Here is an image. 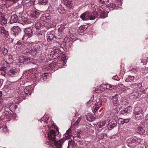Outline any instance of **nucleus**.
I'll use <instances>...</instances> for the list:
<instances>
[{"mask_svg":"<svg viewBox=\"0 0 148 148\" xmlns=\"http://www.w3.org/2000/svg\"><path fill=\"white\" fill-rule=\"evenodd\" d=\"M26 56H21L19 57V61L21 63H22L23 64H26V62L25 61Z\"/></svg>","mask_w":148,"mask_h":148,"instance_id":"obj_22","label":"nucleus"},{"mask_svg":"<svg viewBox=\"0 0 148 148\" xmlns=\"http://www.w3.org/2000/svg\"><path fill=\"white\" fill-rule=\"evenodd\" d=\"M134 80V77L133 76H129L125 80V81L127 82H133Z\"/></svg>","mask_w":148,"mask_h":148,"instance_id":"obj_23","label":"nucleus"},{"mask_svg":"<svg viewBox=\"0 0 148 148\" xmlns=\"http://www.w3.org/2000/svg\"><path fill=\"white\" fill-rule=\"evenodd\" d=\"M89 12L87 11L82 14L80 18L83 21H87L89 20Z\"/></svg>","mask_w":148,"mask_h":148,"instance_id":"obj_11","label":"nucleus"},{"mask_svg":"<svg viewBox=\"0 0 148 148\" xmlns=\"http://www.w3.org/2000/svg\"><path fill=\"white\" fill-rule=\"evenodd\" d=\"M111 100L114 106H117L119 105V96L118 95L116 94L112 96Z\"/></svg>","mask_w":148,"mask_h":148,"instance_id":"obj_6","label":"nucleus"},{"mask_svg":"<svg viewBox=\"0 0 148 148\" xmlns=\"http://www.w3.org/2000/svg\"><path fill=\"white\" fill-rule=\"evenodd\" d=\"M97 111H96V110H95V109H94V111H93V112L94 113H95Z\"/></svg>","mask_w":148,"mask_h":148,"instance_id":"obj_55","label":"nucleus"},{"mask_svg":"<svg viewBox=\"0 0 148 148\" xmlns=\"http://www.w3.org/2000/svg\"><path fill=\"white\" fill-rule=\"evenodd\" d=\"M0 28H4V27H1Z\"/></svg>","mask_w":148,"mask_h":148,"instance_id":"obj_61","label":"nucleus"},{"mask_svg":"<svg viewBox=\"0 0 148 148\" xmlns=\"http://www.w3.org/2000/svg\"><path fill=\"white\" fill-rule=\"evenodd\" d=\"M130 120V118L124 119L125 123H127Z\"/></svg>","mask_w":148,"mask_h":148,"instance_id":"obj_47","label":"nucleus"},{"mask_svg":"<svg viewBox=\"0 0 148 148\" xmlns=\"http://www.w3.org/2000/svg\"><path fill=\"white\" fill-rule=\"evenodd\" d=\"M31 86L32 85H30L25 87L23 90L24 94L22 93V95H20L19 96L21 97L22 99H24L27 95H30L33 90V88H31ZM22 93L23 92H22Z\"/></svg>","mask_w":148,"mask_h":148,"instance_id":"obj_3","label":"nucleus"},{"mask_svg":"<svg viewBox=\"0 0 148 148\" xmlns=\"http://www.w3.org/2000/svg\"><path fill=\"white\" fill-rule=\"evenodd\" d=\"M146 131V128L143 125H140L138 127L137 132L140 134H144Z\"/></svg>","mask_w":148,"mask_h":148,"instance_id":"obj_10","label":"nucleus"},{"mask_svg":"<svg viewBox=\"0 0 148 148\" xmlns=\"http://www.w3.org/2000/svg\"><path fill=\"white\" fill-rule=\"evenodd\" d=\"M2 51L3 54L4 55L6 54L8 52L7 49L5 48H3L2 49Z\"/></svg>","mask_w":148,"mask_h":148,"instance_id":"obj_42","label":"nucleus"},{"mask_svg":"<svg viewBox=\"0 0 148 148\" xmlns=\"http://www.w3.org/2000/svg\"><path fill=\"white\" fill-rule=\"evenodd\" d=\"M3 81H3V79H0V88L2 86V84H3Z\"/></svg>","mask_w":148,"mask_h":148,"instance_id":"obj_46","label":"nucleus"},{"mask_svg":"<svg viewBox=\"0 0 148 148\" xmlns=\"http://www.w3.org/2000/svg\"><path fill=\"white\" fill-rule=\"evenodd\" d=\"M22 44V43L21 42V41L20 40L17 42L16 43V45H21Z\"/></svg>","mask_w":148,"mask_h":148,"instance_id":"obj_49","label":"nucleus"},{"mask_svg":"<svg viewBox=\"0 0 148 148\" xmlns=\"http://www.w3.org/2000/svg\"><path fill=\"white\" fill-rule=\"evenodd\" d=\"M146 101L147 103L148 104V98H147V99H146Z\"/></svg>","mask_w":148,"mask_h":148,"instance_id":"obj_57","label":"nucleus"},{"mask_svg":"<svg viewBox=\"0 0 148 148\" xmlns=\"http://www.w3.org/2000/svg\"><path fill=\"white\" fill-rule=\"evenodd\" d=\"M80 132H77V136L79 138H80Z\"/></svg>","mask_w":148,"mask_h":148,"instance_id":"obj_52","label":"nucleus"},{"mask_svg":"<svg viewBox=\"0 0 148 148\" xmlns=\"http://www.w3.org/2000/svg\"><path fill=\"white\" fill-rule=\"evenodd\" d=\"M107 13L104 11H102L100 14V16L101 18H105L107 17Z\"/></svg>","mask_w":148,"mask_h":148,"instance_id":"obj_34","label":"nucleus"},{"mask_svg":"<svg viewBox=\"0 0 148 148\" xmlns=\"http://www.w3.org/2000/svg\"><path fill=\"white\" fill-rule=\"evenodd\" d=\"M104 86H105V85L104 84H102V85H100V86L98 88V90H103L104 89V88H103ZM98 91V90H97L96 89L95 90H93L95 92L97 93L98 92H97V91Z\"/></svg>","mask_w":148,"mask_h":148,"instance_id":"obj_36","label":"nucleus"},{"mask_svg":"<svg viewBox=\"0 0 148 148\" xmlns=\"http://www.w3.org/2000/svg\"><path fill=\"white\" fill-rule=\"evenodd\" d=\"M39 57L40 58V59L42 60H44L45 59V56H40Z\"/></svg>","mask_w":148,"mask_h":148,"instance_id":"obj_50","label":"nucleus"},{"mask_svg":"<svg viewBox=\"0 0 148 148\" xmlns=\"http://www.w3.org/2000/svg\"><path fill=\"white\" fill-rule=\"evenodd\" d=\"M30 16L34 19L38 18L40 15V13L35 10H32L29 12Z\"/></svg>","mask_w":148,"mask_h":148,"instance_id":"obj_8","label":"nucleus"},{"mask_svg":"<svg viewBox=\"0 0 148 148\" xmlns=\"http://www.w3.org/2000/svg\"><path fill=\"white\" fill-rule=\"evenodd\" d=\"M117 77L116 76H114V77H113V78L114 79H115L116 80H118L117 79Z\"/></svg>","mask_w":148,"mask_h":148,"instance_id":"obj_53","label":"nucleus"},{"mask_svg":"<svg viewBox=\"0 0 148 148\" xmlns=\"http://www.w3.org/2000/svg\"><path fill=\"white\" fill-rule=\"evenodd\" d=\"M20 28H12V31L14 33L15 35H17L18 34L19 31H20Z\"/></svg>","mask_w":148,"mask_h":148,"instance_id":"obj_31","label":"nucleus"},{"mask_svg":"<svg viewBox=\"0 0 148 148\" xmlns=\"http://www.w3.org/2000/svg\"><path fill=\"white\" fill-rule=\"evenodd\" d=\"M22 40H24V37H23V38H22Z\"/></svg>","mask_w":148,"mask_h":148,"instance_id":"obj_58","label":"nucleus"},{"mask_svg":"<svg viewBox=\"0 0 148 148\" xmlns=\"http://www.w3.org/2000/svg\"><path fill=\"white\" fill-rule=\"evenodd\" d=\"M57 133V132L53 130H50L47 134L48 139L51 141H54L56 138V134Z\"/></svg>","mask_w":148,"mask_h":148,"instance_id":"obj_5","label":"nucleus"},{"mask_svg":"<svg viewBox=\"0 0 148 148\" xmlns=\"http://www.w3.org/2000/svg\"><path fill=\"white\" fill-rule=\"evenodd\" d=\"M108 0H104L105 1V2H107L108 1Z\"/></svg>","mask_w":148,"mask_h":148,"instance_id":"obj_59","label":"nucleus"},{"mask_svg":"<svg viewBox=\"0 0 148 148\" xmlns=\"http://www.w3.org/2000/svg\"><path fill=\"white\" fill-rule=\"evenodd\" d=\"M64 4L66 5L68 9H71L73 6L72 2L69 0H64Z\"/></svg>","mask_w":148,"mask_h":148,"instance_id":"obj_13","label":"nucleus"},{"mask_svg":"<svg viewBox=\"0 0 148 148\" xmlns=\"http://www.w3.org/2000/svg\"><path fill=\"white\" fill-rule=\"evenodd\" d=\"M134 111V115L136 119L140 120L144 116V112L140 107H136Z\"/></svg>","mask_w":148,"mask_h":148,"instance_id":"obj_2","label":"nucleus"},{"mask_svg":"<svg viewBox=\"0 0 148 148\" xmlns=\"http://www.w3.org/2000/svg\"><path fill=\"white\" fill-rule=\"evenodd\" d=\"M32 60V58H27L26 56L25 58V61L26 62V64H27L28 62H30V61H31Z\"/></svg>","mask_w":148,"mask_h":148,"instance_id":"obj_41","label":"nucleus"},{"mask_svg":"<svg viewBox=\"0 0 148 148\" xmlns=\"http://www.w3.org/2000/svg\"><path fill=\"white\" fill-rule=\"evenodd\" d=\"M60 53V51L59 49H55L51 51L50 55L52 57H56L58 56Z\"/></svg>","mask_w":148,"mask_h":148,"instance_id":"obj_17","label":"nucleus"},{"mask_svg":"<svg viewBox=\"0 0 148 148\" xmlns=\"http://www.w3.org/2000/svg\"><path fill=\"white\" fill-rule=\"evenodd\" d=\"M139 87H140L139 88L138 90L140 91L139 92L142 91L144 90L143 87L141 84L139 83Z\"/></svg>","mask_w":148,"mask_h":148,"instance_id":"obj_43","label":"nucleus"},{"mask_svg":"<svg viewBox=\"0 0 148 148\" xmlns=\"http://www.w3.org/2000/svg\"><path fill=\"white\" fill-rule=\"evenodd\" d=\"M2 96V92L1 91H0V98Z\"/></svg>","mask_w":148,"mask_h":148,"instance_id":"obj_54","label":"nucleus"},{"mask_svg":"<svg viewBox=\"0 0 148 148\" xmlns=\"http://www.w3.org/2000/svg\"><path fill=\"white\" fill-rule=\"evenodd\" d=\"M106 86V89H111L114 88V86L110 84H106L105 85Z\"/></svg>","mask_w":148,"mask_h":148,"instance_id":"obj_35","label":"nucleus"},{"mask_svg":"<svg viewBox=\"0 0 148 148\" xmlns=\"http://www.w3.org/2000/svg\"><path fill=\"white\" fill-rule=\"evenodd\" d=\"M37 29L36 31V34L39 35H41L42 34V32L39 28H36Z\"/></svg>","mask_w":148,"mask_h":148,"instance_id":"obj_37","label":"nucleus"},{"mask_svg":"<svg viewBox=\"0 0 148 148\" xmlns=\"http://www.w3.org/2000/svg\"><path fill=\"white\" fill-rule=\"evenodd\" d=\"M54 141V145L56 148H62V145L64 141L63 139L60 140H56Z\"/></svg>","mask_w":148,"mask_h":148,"instance_id":"obj_9","label":"nucleus"},{"mask_svg":"<svg viewBox=\"0 0 148 148\" xmlns=\"http://www.w3.org/2000/svg\"><path fill=\"white\" fill-rule=\"evenodd\" d=\"M86 29L84 30L83 28H78L77 32L79 34H80L82 33Z\"/></svg>","mask_w":148,"mask_h":148,"instance_id":"obj_39","label":"nucleus"},{"mask_svg":"<svg viewBox=\"0 0 148 148\" xmlns=\"http://www.w3.org/2000/svg\"><path fill=\"white\" fill-rule=\"evenodd\" d=\"M47 2V0H38L37 1V4L39 5H45Z\"/></svg>","mask_w":148,"mask_h":148,"instance_id":"obj_24","label":"nucleus"},{"mask_svg":"<svg viewBox=\"0 0 148 148\" xmlns=\"http://www.w3.org/2000/svg\"><path fill=\"white\" fill-rule=\"evenodd\" d=\"M92 99H91L90 100L87 102L88 104H90L93 101L92 100Z\"/></svg>","mask_w":148,"mask_h":148,"instance_id":"obj_51","label":"nucleus"},{"mask_svg":"<svg viewBox=\"0 0 148 148\" xmlns=\"http://www.w3.org/2000/svg\"><path fill=\"white\" fill-rule=\"evenodd\" d=\"M104 98L103 97L102 98L101 97L100 98H99V101L97 102V104L96 105L94 109L95 110L97 111L98 110L99 108V107H101L102 105V99Z\"/></svg>","mask_w":148,"mask_h":148,"instance_id":"obj_15","label":"nucleus"},{"mask_svg":"<svg viewBox=\"0 0 148 148\" xmlns=\"http://www.w3.org/2000/svg\"><path fill=\"white\" fill-rule=\"evenodd\" d=\"M25 33L29 37H31L33 35V31L31 28H25Z\"/></svg>","mask_w":148,"mask_h":148,"instance_id":"obj_18","label":"nucleus"},{"mask_svg":"<svg viewBox=\"0 0 148 148\" xmlns=\"http://www.w3.org/2000/svg\"><path fill=\"white\" fill-rule=\"evenodd\" d=\"M97 12H93L90 14L89 13V20H92L95 19L97 16Z\"/></svg>","mask_w":148,"mask_h":148,"instance_id":"obj_21","label":"nucleus"},{"mask_svg":"<svg viewBox=\"0 0 148 148\" xmlns=\"http://www.w3.org/2000/svg\"><path fill=\"white\" fill-rule=\"evenodd\" d=\"M46 122H47V121H46L45 120V122H46Z\"/></svg>","mask_w":148,"mask_h":148,"instance_id":"obj_63","label":"nucleus"},{"mask_svg":"<svg viewBox=\"0 0 148 148\" xmlns=\"http://www.w3.org/2000/svg\"><path fill=\"white\" fill-rule=\"evenodd\" d=\"M76 145L75 142L72 140H70L69 141L68 143V148H69L70 146H71L72 148L74 147Z\"/></svg>","mask_w":148,"mask_h":148,"instance_id":"obj_26","label":"nucleus"},{"mask_svg":"<svg viewBox=\"0 0 148 148\" xmlns=\"http://www.w3.org/2000/svg\"><path fill=\"white\" fill-rule=\"evenodd\" d=\"M0 34H3L5 35H8V32L6 30L5 28H1L0 29Z\"/></svg>","mask_w":148,"mask_h":148,"instance_id":"obj_30","label":"nucleus"},{"mask_svg":"<svg viewBox=\"0 0 148 148\" xmlns=\"http://www.w3.org/2000/svg\"><path fill=\"white\" fill-rule=\"evenodd\" d=\"M0 29H1V28H0Z\"/></svg>","mask_w":148,"mask_h":148,"instance_id":"obj_64","label":"nucleus"},{"mask_svg":"<svg viewBox=\"0 0 148 148\" xmlns=\"http://www.w3.org/2000/svg\"><path fill=\"white\" fill-rule=\"evenodd\" d=\"M87 120L89 121H92L94 120L95 118L93 115H87L86 116Z\"/></svg>","mask_w":148,"mask_h":148,"instance_id":"obj_28","label":"nucleus"},{"mask_svg":"<svg viewBox=\"0 0 148 148\" xmlns=\"http://www.w3.org/2000/svg\"><path fill=\"white\" fill-rule=\"evenodd\" d=\"M81 121L80 118H79L75 122V125H78L80 121Z\"/></svg>","mask_w":148,"mask_h":148,"instance_id":"obj_44","label":"nucleus"},{"mask_svg":"<svg viewBox=\"0 0 148 148\" xmlns=\"http://www.w3.org/2000/svg\"><path fill=\"white\" fill-rule=\"evenodd\" d=\"M133 86V84H132L130 86H128L127 87H126V88H127V89L134 90V88Z\"/></svg>","mask_w":148,"mask_h":148,"instance_id":"obj_40","label":"nucleus"},{"mask_svg":"<svg viewBox=\"0 0 148 148\" xmlns=\"http://www.w3.org/2000/svg\"><path fill=\"white\" fill-rule=\"evenodd\" d=\"M0 21H1V24H5L7 23V19H5L4 18H2V20Z\"/></svg>","mask_w":148,"mask_h":148,"instance_id":"obj_38","label":"nucleus"},{"mask_svg":"<svg viewBox=\"0 0 148 148\" xmlns=\"http://www.w3.org/2000/svg\"><path fill=\"white\" fill-rule=\"evenodd\" d=\"M133 84V86L134 90H137V91H138V90L139 88L140 87H139V84L135 83Z\"/></svg>","mask_w":148,"mask_h":148,"instance_id":"obj_33","label":"nucleus"},{"mask_svg":"<svg viewBox=\"0 0 148 148\" xmlns=\"http://www.w3.org/2000/svg\"><path fill=\"white\" fill-rule=\"evenodd\" d=\"M132 108L131 106H128L127 107L125 108L124 110L121 111L122 114H124L125 113H130L132 112Z\"/></svg>","mask_w":148,"mask_h":148,"instance_id":"obj_16","label":"nucleus"},{"mask_svg":"<svg viewBox=\"0 0 148 148\" xmlns=\"http://www.w3.org/2000/svg\"><path fill=\"white\" fill-rule=\"evenodd\" d=\"M19 21H20L21 24L23 25V24H26V22L27 21V18H23V17H19Z\"/></svg>","mask_w":148,"mask_h":148,"instance_id":"obj_27","label":"nucleus"},{"mask_svg":"<svg viewBox=\"0 0 148 148\" xmlns=\"http://www.w3.org/2000/svg\"><path fill=\"white\" fill-rule=\"evenodd\" d=\"M98 1L100 3H101L102 4H105V1L104 0H98Z\"/></svg>","mask_w":148,"mask_h":148,"instance_id":"obj_48","label":"nucleus"},{"mask_svg":"<svg viewBox=\"0 0 148 148\" xmlns=\"http://www.w3.org/2000/svg\"><path fill=\"white\" fill-rule=\"evenodd\" d=\"M147 97H148V94H147Z\"/></svg>","mask_w":148,"mask_h":148,"instance_id":"obj_62","label":"nucleus"},{"mask_svg":"<svg viewBox=\"0 0 148 148\" xmlns=\"http://www.w3.org/2000/svg\"><path fill=\"white\" fill-rule=\"evenodd\" d=\"M9 65H4L1 67L0 70L2 75L5 76L11 83H14L18 81L20 77L18 72L15 69H10L9 71Z\"/></svg>","mask_w":148,"mask_h":148,"instance_id":"obj_1","label":"nucleus"},{"mask_svg":"<svg viewBox=\"0 0 148 148\" xmlns=\"http://www.w3.org/2000/svg\"><path fill=\"white\" fill-rule=\"evenodd\" d=\"M51 18V16L49 14H47L45 16H41L40 20L41 21H44L46 23H48Z\"/></svg>","mask_w":148,"mask_h":148,"instance_id":"obj_12","label":"nucleus"},{"mask_svg":"<svg viewBox=\"0 0 148 148\" xmlns=\"http://www.w3.org/2000/svg\"><path fill=\"white\" fill-rule=\"evenodd\" d=\"M58 30L59 32V34L60 31V28H58Z\"/></svg>","mask_w":148,"mask_h":148,"instance_id":"obj_56","label":"nucleus"},{"mask_svg":"<svg viewBox=\"0 0 148 148\" xmlns=\"http://www.w3.org/2000/svg\"><path fill=\"white\" fill-rule=\"evenodd\" d=\"M43 47L42 45H39L38 44L36 45L35 46L34 49V53L36 54V53H41L43 50Z\"/></svg>","mask_w":148,"mask_h":148,"instance_id":"obj_7","label":"nucleus"},{"mask_svg":"<svg viewBox=\"0 0 148 148\" xmlns=\"http://www.w3.org/2000/svg\"><path fill=\"white\" fill-rule=\"evenodd\" d=\"M47 40L49 41H50L53 40H55L57 39L56 36L52 34H48L47 36Z\"/></svg>","mask_w":148,"mask_h":148,"instance_id":"obj_20","label":"nucleus"},{"mask_svg":"<svg viewBox=\"0 0 148 148\" xmlns=\"http://www.w3.org/2000/svg\"><path fill=\"white\" fill-rule=\"evenodd\" d=\"M146 77L147 78V79H148V76H147Z\"/></svg>","mask_w":148,"mask_h":148,"instance_id":"obj_60","label":"nucleus"},{"mask_svg":"<svg viewBox=\"0 0 148 148\" xmlns=\"http://www.w3.org/2000/svg\"><path fill=\"white\" fill-rule=\"evenodd\" d=\"M19 19L18 16L16 14H14L11 17L10 22V23H15L17 22Z\"/></svg>","mask_w":148,"mask_h":148,"instance_id":"obj_14","label":"nucleus"},{"mask_svg":"<svg viewBox=\"0 0 148 148\" xmlns=\"http://www.w3.org/2000/svg\"><path fill=\"white\" fill-rule=\"evenodd\" d=\"M39 81L43 82L46 80L47 78V75L46 73L40 74L39 75Z\"/></svg>","mask_w":148,"mask_h":148,"instance_id":"obj_19","label":"nucleus"},{"mask_svg":"<svg viewBox=\"0 0 148 148\" xmlns=\"http://www.w3.org/2000/svg\"><path fill=\"white\" fill-rule=\"evenodd\" d=\"M142 92H138L137 91L136 92H133L130 96V98L131 99H137L143 97V95Z\"/></svg>","mask_w":148,"mask_h":148,"instance_id":"obj_4","label":"nucleus"},{"mask_svg":"<svg viewBox=\"0 0 148 148\" xmlns=\"http://www.w3.org/2000/svg\"><path fill=\"white\" fill-rule=\"evenodd\" d=\"M42 26L40 22H36L34 24V26L35 28H40L41 27H42Z\"/></svg>","mask_w":148,"mask_h":148,"instance_id":"obj_32","label":"nucleus"},{"mask_svg":"<svg viewBox=\"0 0 148 148\" xmlns=\"http://www.w3.org/2000/svg\"><path fill=\"white\" fill-rule=\"evenodd\" d=\"M119 121L120 122V124H123L125 123L124 120V119L120 118L119 119Z\"/></svg>","mask_w":148,"mask_h":148,"instance_id":"obj_45","label":"nucleus"},{"mask_svg":"<svg viewBox=\"0 0 148 148\" xmlns=\"http://www.w3.org/2000/svg\"><path fill=\"white\" fill-rule=\"evenodd\" d=\"M65 136H68L69 137L68 138L71 137L72 136V133L71 132L70 129H69L66 131V133L65 134Z\"/></svg>","mask_w":148,"mask_h":148,"instance_id":"obj_29","label":"nucleus"},{"mask_svg":"<svg viewBox=\"0 0 148 148\" xmlns=\"http://www.w3.org/2000/svg\"><path fill=\"white\" fill-rule=\"evenodd\" d=\"M117 122L116 121H112L109 124V126L110 128L112 129L114 127L117 125Z\"/></svg>","mask_w":148,"mask_h":148,"instance_id":"obj_25","label":"nucleus"}]
</instances>
